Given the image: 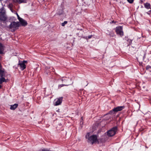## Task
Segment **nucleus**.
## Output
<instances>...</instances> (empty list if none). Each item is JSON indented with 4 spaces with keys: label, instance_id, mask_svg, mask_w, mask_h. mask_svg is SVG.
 Returning <instances> with one entry per match:
<instances>
[{
    "label": "nucleus",
    "instance_id": "obj_1",
    "mask_svg": "<svg viewBox=\"0 0 151 151\" xmlns=\"http://www.w3.org/2000/svg\"><path fill=\"white\" fill-rule=\"evenodd\" d=\"M20 24L19 22H16L14 21L11 23L8 27L11 29V31L12 32H14L18 28Z\"/></svg>",
    "mask_w": 151,
    "mask_h": 151
},
{
    "label": "nucleus",
    "instance_id": "obj_2",
    "mask_svg": "<svg viewBox=\"0 0 151 151\" xmlns=\"http://www.w3.org/2000/svg\"><path fill=\"white\" fill-rule=\"evenodd\" d=\"M125 108L124 106H118L114 108L112 110L109 111V114H114L119 111H120L124 109Z\"/></svg>",
    "mask_w": 151,
    "mask_h": 151
},
{
    "label": "nucleus",
    "instance_id": "obj_3",
    "mask_svg": "<svg viewBox=\"0 0 151 151\" xmlns=\"http://www.w3.org/2000/svg\"><path fill=\"white\" fill-rule=\"evenodd\" d=\"M117 130V128L116 127L112 128L107 132V135L109 137H112L116 134Z\"/></svg>",
    "mask_w": 151,
    "mask_h": 151
},
{
    "label": "nucleus",
    "instance_id": "obj_4",
    "mask_svg": "<svg viewBox=\"0 0 151 151\" xmlns=\"http://www.w3.org/2000/svg\"><path fill=\"white\" fill-rule=\"evenodd\" d=\"M98 142L97 137L96 135H93L90 136V137L88 140V142L90 143L91 145Z\"/></svg>",
    "mask_w": 151,
    "mask_h": 151
},
{
    "label": "nucleus",
    "instance_id": "obj_5",
    "mask_svg": "<svg viewBox=\"0 0 151 151\" xmlns=\"http://www.w3.org/2000/svg\"><path fill=\"white\" fill-rule=\"evenodd\" d=\"M27 61L24 60L23 61L19 60L18 64V66L20 67V68L22 70H24L26 67L25 63H27Z\"/></svg>",
    "mask_w": 151,
    "mask_h": 151
},
{
    "label": "nucleus",
    "instance_id": "obj_6",
    "mask_svg": "<svg viewBox=\"0 0 151 151\" xmlns=\"http://www.w3.org/2000/svg\"><path fill=\"white\" fill-rule=\"evenodd\" d=\"M7 19L5 12L3 10H0V20L4 22L6 21Z\"/></svg>",
    "mask_w": 151,
    "mask_h": 151
},
{
    "label": "nucleus",
    "instance_id": "obj_7",
    "mask_svg": "<svg viewBox=\"0 0 151 151\" xmlns=\"http://www.w3.org/2000/svg\"><path fill=\"white\" fill-rule=\"evenodd\" d=\"M116 32L117 35H120L121 37L124 35L122 27V26H119L116 27Z\"/></svg>",
    "mask_w": 151,
    "mask_h": 151
},
{
    "label": "nucleus",
    "instance_id": "obj_8",
    "mask_svg": "<svg viewBox=\"0 0 151 151\" xmlns=\"http://www.w3.org/2000/svg\"><path fill=\"white\" fill-rule=\"evenodd\" d=\"M63 99L62 97H60L55 99V105L58 106L61 104L62 102Z\"/></svg>",
    "mask_w": 151,
    "mask_h": 151
},
{
    "label": "nucleus",
    "instance_id": "obj_9",
    "mask_svg": "<svg viewBox=\"0 0 151 151\" xmlns=\"http://www.w3.org/2000/svg\"><path fill=\"white\" fill-rule=\"evenodd\" d=\"M19 21L20 22L21 25L22 26L25 27V26H27V22L25 20L23 19L22 18L21 19L19 20Z\"/></svg>",
    "mask_w": 151,
    "mask_h": 151
},
{
    "label": "nucleus",
    "instance_id": "obj_10",
    "mask_svg": "<svg viewBox=\"0 0 151 151\" xmlns=\"http://www.w3.org/2000/svg\"><path fill=\"white\" fill-rule=\"evenodd\" d=\"M4 47L3 45L1 43H0V54H2L4 53Z\"/></svg>",
    "mask_w": 151,
    "mask_h": 151
},
{
    "label": "nucleus",
    "instance_id": "obj_11",
    "mask_svg": "<svg viewBox=\"0 0 151 151\" xmlns=\"http://www.w3.org/2000/svg\"><path fill=\"white\" fill-rule=\"evenodd\" d=\"M18 104H15L13 105H11L10 107V109L12 110H14L18 106Z\"/></svg>",
    "mask_w": 151,
    "mask_h": 151
},
{
    "label": "nucleus",
    "instance_id": "obj_12",
    "mask_svg": "<svg viewBox=\"0 0 151 151\" xmlns=\"http://www.w3.org/2000/svg\"><path fill=\"white\" fill-rule=\"evenodd\" d=\"M144 5L145 7L147 9H151V5L150 3L147 2L145 3Z\"/></svg>",
    "mask_w": 151,
    "mask_h": 151
},
{
    "label": "nucleus",
    "instance_id": "obj_13",
    "mask_svg": "<svg viewBox=\"0 0 151 151\" xmlns=\"http://www.w3.org/2000/svg\"><path fill=\"white\" fill-rule=\"evenodd\" d=\"M125 40L128 42V46H129L132 44V40L129 39L128 37H125Z\"/></svg>",
    "mask_w": 151,
    "mask_h": 151
},
{
    "label": "nucleus",
    "instance_id": "obj_14",
    "mask_svg": "<svg viewBox=\"0 0 151 151\" xmlns=\"http://www.w3.org/2000/svg\"><path fill=\"white\" fill-rule=\"evenodd\" d=\"M5 76H0V84H1L3 82H6V81L4 78Z\"/></svg>",
    "mask_w": 151,
    "mask_h": 151
},
{
    "label": "nucleus",
    "instance_id": "obj_15",
    "mask_svg": "<svg viewBox=\"0 0 151 151\" xmlns=\"http://www.w3.org/2000/svg\"><path fill=\"white\" fill-rule=\"evenodd\" d=\"M106 34H108L110 37H114V33L113 31H110L108 30Z\"/></svg>",
    "mask_w": 151,
    "mask_h": 151
},
{
    "label": "nucleus",
    "instance_id": "obj_16",
    "mask_svg": "<svg viewBox=\"0 0 151 151\" xmlns=\"http://www.w3.org/2000/svg\"><path fill=\"white\" fill-rule=\"evenodd\" d=\"M77 30H80L81 32V33L80 34L79 33H77V35H78L79 36H81V35H82L83 33L84 32L83 29H79V28H77Z\"/></svg>",
    "mask_w": 151,
    "mask_h": 151
},
{
    "label": "nucleus",
    "instance_id": "obj_17",
    "mask_svg": "<svg viewBox=\"0 0 151 151\" xmlns=\"http://www.w3.org/2000/svg\"><path fill=\"white\" fill-rule=\"evenodd\" d=\"M61 80L62 81H63L64 83H66V81H71V79H70L69 78H68V79H67L66 78L62 79Z\"/></svg>",
    "mask_w": 151,
    "mask_h": 151
},
{
    "label": "nucleus",
    "instance_id": "obj_18",
    "mask_svg": "<svg viewBox=\"0 0 151 151\" xmlns=\"http://www.w3.org/2000/svg\"><path fill=\"white\" fill-rule=\"evenodd\" d=\"M92 36H93V35H90L88 36H86V37H84L83 38L87 40L88 39L91 38Z\"/></svg>",
    "mask_w": 151,
    "mask_h": 151
},
{
    "label": "nucleus",
    "instance_id": "obj_19",
    "mask_svg": "<svg viewBox=\"0 0 151 151\" xmlns=\"http://www.w3.org/2000/svg\"><path fill=\"white\" fill-rule=\"evenodd\" d=\"M70 84L69 83H67V84H60V85H59V87H62L63 86H68L69 85H70Z\"/></svg>",
    "mask_w": 151,
    "mask_h": 151
},
{
    "label": "nucleus",
    "instance_id": "obj_20",
    "mask_svg": "<svg viewBox=\"0 0 151 151\" xmlns=\"http://www.w3.org/2000/svg\"><path fill=\"white\" fill-rule=\"evenodd\" d=\"M90 132H88V133H87L86 136V138L88 139H88L89 138V137H90Z\"/></svg>",
    "mask_w": 151,
    "mask_h": 151
},
{
    "label": "nucleus",
    "instance_id": "obj_21",
    "mask_svg": "<svg viewBox=\"0 0 151 151\" xmlns=\"http://www.w3.org/2000/svg\"><path fill=\"white\" fill-rule=\"evenodd\" d=\"M68 23V22L67 21H65L63 23H62L61 24L62 26L64 27L65 26V25L67 24Z\"/></svg>",
    "mask_w": 151,
    "mask_h": 151
},
{
    "label": "nucleus",
    "instance_id": "obj_22",
    "mask_svg": "<svg viewBox=\"0 0 151 151\" xmlns=\"http://www.w3.org/2000/svg\"><path fill=\"white\" fill-rule=\"evenodd\" d=\"M151 68V66L150 65H147L146 67V70H148L150 69Z\"/></svg>",
    "mask_w": 151,
    "mask_h": 151
},
{
    "label": "nucleus",
    "instance_id": "obj_23",
    "mask_svg": "<svg viewBox=\"0 0 151 151\" xmlns=\"http://www.w3.org/2000/svg\"><path fill=\"white\" fill-rule=\"evenodd\" d=\"M127 1L130 4H132L134 1V0H127Z\"/></svg>",
    "mask_w": 151,
    "mask_h": 151
},
{
    "label": "nucleus",
    "instance_id": "obj_24",
    "mask_svg": "<svg viewBox=\"0 0 151 151\" xmlns=\"http://www.w3.org/2000/svg\"><path fill=\"white\" fill-rule=\"evenodd\" d=\"M17 17L19 21V20L21 19H22V18H21L19 17V16L18 15V14L17 13Z\"/></svg>",
    "mask_w": 151,
    "mask_h": 151
},
{
    "label": "nucleus",
    "instance_id": "obj_25",
    "mask_svg": "<svg viewBox=\"0 0 151 151\" xmlns=\"http://www.w3.org/2000/svg\"><path fill=\"white\" fill-rule=\"evenodd\" d=\"M22 3H26V0H20Z\"/></svg>",
    "mask_w": 151,
    "mask_h": 151
},
{
    "label": "nucleus",
    "instance_id": "obj_26",
    "mask_svg": "<svg viewBox=\"0 0 151 151\" xmlns=\"http://www.w3.org/2000/svg\"><path fill=\"white\" fill-rule=\"evenodd\" d=\"M151 12V10L147 12V14L149 15H150Z\"/></svg>",
    "mask_w": 151,
    "mask_h": 151
},
{
    "label": "nucleus",
    "instance_id": "obj_27",
    "mask_svg": "<svg viewBox=\"0 0 151 151\" xmlns=\"http://www.w3.org/2000/svg\"><path fill=\"white\" fill-rule=\"evenodd\" d=\"M17 1L19 4H21L22 3L21 1L20 0H16Z\"/></svg>",
    "mask_w": 151,
    "mask_h": 151
},
{
    "label": "nucleus",
    "instance_id": "obj_28",
    "mask_svg": "<svg viewBox=\"0 0 151 151\" xmlns=\"http://www.w3.org/2000/svg\"><path fill=\"white\" fill-rule=\"evenodd\" d=\"M1 88V85H0V89Z\"/></svg>",
    "mask_w": 151,
    "mask_h": 151
},
{
    "label": "nucleus",
    "instance_id": "obj_29",
    "mask_svg": "<svg viewBox=\"0 0 151 151\" xmlns=\"http://www.w3.org/2000/svg\"><path fill=\"white\" fill-rule=\"evenodd\" d=\"M145 55H144V56H143V59L144 58H145Z\"/></svg>",
    "mask_w": 151,
    "mask_h": 151
},
{
    "label": "nucleus",
    "instance_id": "obj_30",
    "mask_svg": "<svg viewBox=\"0 0 151 151\" xmlns=\"http://www.w3.org/2000/svg\"><path fill=\"white\" fill-rule=\"evenodd\" d=\"M114 21H112V23H114Z\"/></svg>",
    "mask_w": 151,
    "mask_h": 151
}]
</instances>
